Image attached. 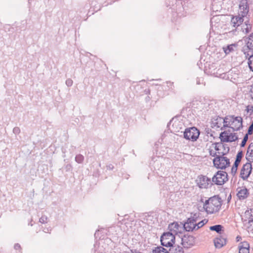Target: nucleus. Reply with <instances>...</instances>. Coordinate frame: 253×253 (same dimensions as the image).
Listing matches in <instances>:
<instances>
[{
  "label": "nucleus",
  "mask_w": 253,
  "mask_h": 253,
  "mask_svg": "<svg viewBox=\"0 0 253 253\" xmlns=\"http://www.w3.org/2000/svg\"><path fill=\"white\" fill-rule=\"evenodd\" d=\"M222 205V200L219 195H214L205 202L203 208L208 214L218 212Z\"/></svg>",
  "instance_id": "1"
},
{
  "label": "nucleus",
  "mask_w": 253,
  "mask_h": 253,
  "mask_svg": "<svg viewBox=\"0 0 253 253\" xmlns=\"http://www.w3.org/2000/svg\"><path fill=\"white\" fill-rule=\"evenodd\" d=\"M225 125L224 127H230L234 131L240 130L243 127V119L240 116L228 115L225 117Z\"/></svg>",
  "instance_id": "2"
},
{
  "label": "nucleus",
  "mask_w": 253,
  "mask_h": 253,
  "mask_svg": "<svg viewBox=\"0 0 253 253\" xmlns=\"http://www.w3.org/2000/svg\"><path fill=\"white\" fill-rule=\"evenodd\" d=\"M199 219V213H191L186 222L183 224V227L186 231H192L196 229V222Z\"/></svg>",
  "instance_id": "3"
},
{
  "label": "nucleus",
  "mask_w": 253,
  "mask_h": 253,
  "mask_svg": "<svg viewBox=\"0 0 253 253\" xmlns=\"http://www.w3.org/2000/svg\"><path fill=\"white\" fill-rule=\"evenodd\" d=\"M228 180V175L224 171H218L212 178V183L217 185H222Z\"/></svg>",
  "instance_id": "4"
},
{
  "label": "nucleus",
  "mask_w": 253,
  "mask_h": 253,
  "mask_svg": "<svg viewBox=\"0 0 253 253\" xmlns=\"http://www.w3.org/2000/svg\"><path fill=\"white\" fill-rule=\"evenodd\" d=\"M161 245L166 247H171L175 243V236L170 232L164 233L161 237Z\"/></svg>",
  "instance_id": "5"
},
{
  "label": "nucleus",
  "mask_w": 253,
  "mask_h": 253,
  "mask_svg": "<svg viewBox=\"0 0 253 253\" xmlns=\"http://www.w3.org/2000/svg\"><path fill=\"white\" fill-rule=\"evenodd\" d=\"M214 166L217 169H225L230 165L228 158L223 156H216L213 160Z\"/></svg>",
  "instance_id": "6"
},
{
  "label": "nucleus",
  "mask_w": 253,
  "mask_h": 253,
  "mask_svg": "<svg viewBox=\"0 0 253 253\" xmlns=\"http://www.w3.org/2000/svg\"><path fill=\"white\" fill-rule=\"evenodd\" d=\"M199 134V130L195 127L186 128L183 133L184 138L192 141H196Z\"/></svg>",
  "instance_id": "7"
},
{
  "label": "nucleus",
  "mask_w": 253,
  "mask_h": 253,
  "mask_svg": "<svg viewBox=\"0 0 253 253\" xmlns=\"http://www.w3.org/2000/svg\"><path fill=\"white\" fill-rule=\"evenodd\" d=\"M252 162H248L244 164L241 169L240 177L244 180H247L250 175L252 170Z\"/></svg>",
  "instance_id": "8"
},
{
  "label": "nucleus",
  "mask_w": 253,
  "mask_h": 253,
  "mask_svg": "<svg viewBox=\"0 0 253 253\" xmlns=\"http://www.w3.org/2000/svg\"><path fill=\"white\" fill-rule=\"evenodd\" d=\"M211 182L210 178L203 175H199L196 179V183L200 188H208L210 184H213Z\"/></svg>",
  "instance_id": "9"
},
{
  "label": "nucleus",
  "mask_w": 253,
  "mask_h": 253,
  "mask_svg": "<svg viewBox=\"0 0 253 253\" xmlns=\"http://www.w3.org/2000/svg\"><path fill=\"white\" fill-rule=\"evenodd\" d=\"M219 138L221 141L225 142H233L238 138L236 133H228L226 131L221 132Z\"/></svg>",
  "instance_id": "10"
},
{
  "label": "nucleus",
  "mask_w": 253,
  "mask_h": 253,
  "mask_svg": "<svg viewBox=\"0 0 253 253\" xmlns=\"http://www.w3.org/2000/svg\"><path fill=\"white\" fill-rule=\"evenodd\" d=\"M195 243V238L193 236L185 235L181 238V244L184 248H189Z\"/></svg>",
  "instance_id": "11"
},
{
  "label": "nucleus",
  "mask_w": 253,
  "mask_h": 253,
  "mask_svg": "<svg viewBox=\"0 0 253 253\" xmlns=\"http://www.w3.org/2000/svg\"><path fill=\"white\" fill-rule=\"evenodd\" d=\"M225 117L223 118L222 117H218L216 119L212 121L211 126L213 128H220L221 130H223L225 127H223V125H225Z\"/></svg>",
  "instance_id": "12"
},
{
  "label": "nucleus",
  "mask_w": 253,
  "mask_h": 253,
  "mask_svg": "<svg viewBox=\"0 0 253 253\" xmlns=\"http://www.w3.org/2000/svg\"><path fill=\"white\" fill-rule=\"evenodd\" d=\"M249 5L247 0H241L239 4V10L242 17L246 16L249 12Z\"/></svg>",
  "instance_id": "13"
},
{
  "label": "nucleus",
  "mask_w": 253,
  "mask_h": 253,
  "mask_svg": "<svg viewBox=\"0 0 253 253\" xmlns=\"http://www.w3.org/2000/svg\"><path fill=\"white\" fill-rule=\"evenodd\" d=\"M237 196L239 200H243L246 199L249 196V190L246 187H238L237 189Z\"/></svg>",
  "instance_id": "14"
},
{
  "label": "nucleus",
  "mask_w": 253,
  "mask_h": 253,
  "mask_svg": "<svg viewBox=\"0 0 253 253\" xmlns=\"http://www.w3.org/2000/svg\"><path fill=\"white\" fill-rule=\"evenodd\" d=\"M214 244L215 248L220 249L226 244V239L220 235L214 240Z\"/></svg>",
  "instance_id": "15"
},
{
  "label": "nucleus",
  "mask_w": 253,
  "mask_h": 253,
  "mask_svg": "<svg viewBox=\"0 0 253 253\" xmlns=\"http://www.w3.org/2000/svg\"><path fill=\"white\" fill-rule=\"evenodd\" d=\"M239 253H250V245L247 242L240 243L238 246Z\"/></svg>",
  "instance_id": "16"
},
{
  "label": "nucleus",
  "mask_w": 253,
  "mask_h": 253,
  "mask_svg": "<svg viewBox=\"0 0 253 253\" xmlns=\"http://www.w3.org/2000/svg\"><path fill=\"white\" fill-rule=\"evenodd\" d=\"M238 72L233 69L230 70L227 72V78L233 83L235 82L238 78Z\"/></svg>",
  "instance_id": "17"
},
{
  "label": "nucleus",
  "mask_w": 253,
  "mask_h": 253,
  "mask_svg": "<svg viewBox=\"0 0 253 253\" xmlns=\"http://www.w3.org/2000/svg\"><path fill=\"white\" fill-rule=\"evenodd\" d=\"M243 21L244 20L242 16H233L231 20V24L233 27L236 28L240 26L243 23Z\"/></svg>",
  "instance_id": "18"
},
{
  "label": "nucleus",
  "mask_w": 253,
  "mask_h": 253,
  "mask_svg": "<svg viewBox=\"0 0 253 253\" xmlns=\"http://www.w3.org/2000/svg\"><path fill=\"white\" fill-rule=\"evenodd\" d=\"M246 159L248 162H253V142L248 146Z\"/></svg>",
  "instance_id": "19"
},
{
  "label": "nucleus",
  "mask_w": 253,
  "mask_h": 253,
  "mask_svg": "<svg viewBox=\"0 0 253 253\" xmlns=\"http://www.w3.org/2000/svg\"><path fill=\"white\" fill-rule=\"evenodd\" d=\"M244 220L252 225L253 223V209L246 211L244 214Z\"/></svg>",
  "instance_id": "20"
},
{
  "label": "nucleus",
  "mask_w": 253,
  "mask_h": 253,
  "mask_svg": "<svg viewBox=\"0 0 253 253\" xmlns=\"http://www.w3.org/2000/svg\"><path fill=\"white\" fill-rule=\"evenodd\" d=\"M212 74L216 77L224 79L226 78L227 73H225L222 68H219L217 69H214L212 71Z\"/></svg>",
  "instance_id": "21"
},
{
  "label": "nucleus",
  "mask_w": 253,
  "mask_h": 253,
  "mask_svg": "<svg viewBox=\"0 0 253 253\" xmlns=\"http://www.w3.org/2000/svg\"><path fill=\"white\" fill-rule=\"evenodd\" d=\"M179 225L176 222H174L169 224L168 228L170 232L173 233V235L177 234L179 231Z\"/></svg>",
  "instance_id": "22"
},
{
  "label": "nucleus",
  "mask_w": 253,
  "mask_h": 253,
  "mask_svg": "<svg viewBox=\"0 0 253 253\" xmlns=\"http://www.w3.org/2000/svg\"><path fill=\"white\" fill-rule=\"evenodd\" d=\"M245 41L246 42L247 48L250 50L253 51V33L251 34Z\"/></svg>",
  "instance_id": "23"
},
{
  "label": "nucleus",
  "mask_w": 253,
  "mask_h": 253,
  "mask_svg": "<svg viewBox=\"0 0 253 253\" xmlns=\"http://www.w3.org/2000/svg\"><path fill=\"white\" fill-rule=\"evenodd\" d=\"M169 253H183V248L179 246H172L169 250Z\"/></svg>",
  "instance_id": "24"
},
{
  "label": "nucleus",
  "mask_w": 253,
  "mask_h": 253,
  "mask_svg": "<svg viewBox=\"0 0 253 253\" xmlns=\"http://www.w3.org/2000/svg\"><path fill=\"white\" fill-rule=\"evenodd\" d=\"M236 47L235 44H232L227 46L226 47H223V50L226 54H229L231 52L234 51V48Z\"/></svg>",
  "instance_id": "25"
},
{
  "label": "nucleus",
  "mask_w": 253,
  "mask_h": 253,
  "mask_svg": "<svg viewBox=\"0 0 253 253\" xmlns=\"http://www.w3.org/2000/svg\"><path fill=\"white\" fill-rule=\"evenodd\" d=\"M223 226L221 225H215L211 226L210 227V229L211 231H215L217 233L221 234L222 231Z\"/></svg>",
  "instance_id": "26"
},
{
  "label": "nucleus",
  "mask_w": 253,
  "mask_h": 253,
  "mask_svg": "<svg viewBox=\"0 0 253 253\" xmlns=\"http://www.w3.org/2000/svg\"><path fill=\"white\" fill-rule=\"evenodd\" d=\"M153 253H169V251L163 247L159 246L153 250Z\"/></svg>",
  "instance_id": "27"
},
{
  "label": "nucleus",
  "mask_w": 253,
  "mask_h": 253,
  "mask_svg": "<svg viewBox=\"0 0 253 253\" xmlns=\"http://www.w3.org/2000/svg\"><path fill=\"white\" fill-rule=\"evenodd\" d=\"M248 65L250 69L253 72V54L249 57Z\"/></svg>",
  "instance_id": "28"
},
{
  "label": "nucleus",
  "mask_w": 253,
  "mask_h": 253,
  "mask_svg": "<svg viewBox=\"0 0 253 253\" xmlns=\"http://www.w3.org/2000/svg\"><path fill=\"white\" fill-rule=\"evenodd\" d=\"M84 160V157L81 154L77 155L75 157V161L79 164H81Z\"/></svg>",
  "instance_id": "29"
},
{
  "label": "nucleus",
  "mask_w": 253,
  "mask_h": 253,
  "mask_svg": "<svg viewBox=\"0 0 253 253\" xmlns=\"http://www.w3.org/2000/svg\"><path fill=\"white\" fill-rule=\"evenodd\" d=\"M207 220L206 219H204L201 221H199L198 222H196V229H198L200 228L203 227L207 222Z\"/></svg>",
  "instance_id": "30"
},
{
  "label": "nucleus",
  "mask_w": 253,
  "mask_h": 253,
  "mask_svg": "<svg viewBox=\"0 0 253 253\" xmlns=\"http://www.w3.org/2000/svg\"><path fill=\"white\" fill-rule=\"evenodd\" d=\"M39 222L42 224L46 223L48 222V217L46 215H43L40 218Z\"/></svg>",
  "instance_id": "31"
},
{
  "label": "nucleus",
  "mask_w": 253,
  "mask_h": 253,
  "mask_svg": "<svg viewBox=\"0 0 253 253\" xmlns=\"http://www.w3.org/2000/svg\"><path fill=\"white\" fill-rule=\"evenodd\" d=\"M248 134H246V135L244 136L242 141L241 144V147H243L245 146L248 140Z\"/></svg>",
  "instance_id": "32"
},
{
  "label": "nucleus",
  "mask_w": 253,
  "mask_h": 253,
  "mask_svg": "<svg viewBox=\"0 0 253 253\" xmlns=\"http://www.w3.org/2000/svg\"><path fill=\"white\" fill-rule=\"evenodd\" d=\"M243 156V152L242 151H240L238 152L237 155L236 156V160L241 162L242 158Z\"/></svg>",
  "instance_id": "33"
},
{
  "label": "nucleus",
  "mask_w": 253,
  "mask_h": 253,
  "mask_svg": "<svg viewBox=\"0 0 253 253\" xmlns=\"http://www.w3.org/2000/svg\"><path fill=\"white\" fill-rule=\"evenodd\" d=\"M246 27L244 28L245 33L247 34L249 33L252 29V25L250 24H247V22H245Z\"/></svg>",
  "instance_id": "34"
},
{
  "label": "nucleus",
  "mask_w": 253,
  "mask_h": 253,
  "mask_svg": "<svg viewBox=\"0 0 253 253\" xmlns=\"http://www.w3.org/2000/svg\"><path fill=\"white\" fill-rule=\"evenodd\" d=\"M248 49L245 47H243V50H242V51L244 52V54L245 55V57H246V58L247 59L248 58L249 59V57H250V56H251V55H250L248 51H247V50H248Z\"/></svg>",
  "instance_id": "35"
},
{
  "label": "nucleus",
  "mask_w": 253,
  "mask_h": 253,
  "mask_svg": "<svg viewBox=\"0 0 253 253\" xmlns=\"http://www.w3.org/2000/svg\"><path fill=\"white\" fill-rule=\"evenodd\" d=\"M253 133V122L251 124V125L250 126L248 130V132L247 134H248V135H252Z\"/></svg>",
  "instance_id": "36"
},
{
  "label": "nucleus",
  "mask_w": 253,
  "mask_h": 253,
  "mask_svg": "<svg viewBox=\"0 0 253 253\" xmlns=\"http://www.w3.org/2000/svg\"><path fill=\"white\" fill-rule=\"evenodd\" d=\"M65 83L68 86H71L73 85V81L71 79H68L66 80Z\"/></svg>",
  "instance_id": "37"
},
{
  "label": "nucleus",
  "mask_w": 253,
  "mask_h": 253,
  "mask_svg": "<svg viewBox=\"0 0 253 253\" xmlns=\"http://www.w3.org/2000/svg\"><path fill=\"white\" fill-rule=\"evenodd\" d=\"M13 132L15 134H18L20 132V129L19 127H15L13 129Z\"/></svg>",
  "instance_id": "38"
},
{
  "label": "nucleus",
  "mask_w": 253,
  "mask_h": 253,
  "mask_svg": "<svg viewBox=\"0 0 253 253\" xmlns=\"http://www.w3.org/2000/svg\"><path fill=\"white\" fill-rule=\"evenodd\" d=\"M237 169L238 168L237 167H234V166H233L232 169H231V173L233 175H234L236 172H237Z\"/></svg>",
  "instance_id": "39"
},
{
  "label": "nucleus",
  "mask_w": 253,
  "mask_h": 253,
  "mask_svg": "<svg viewBox=\"0 0 253 253\" xmlns=\"http://www.w3.org/2000/svg\"><path fill=\"white\" fill-rule=\"evenodd\" d=\"M196 83L197 84H203V80L200 78H197L196 79Z\"/></svg>",
  "instance_id": "40"
},
{
  "label": "nucleus",
  "mask_w": 253,
  "mask_h": 253,
  "mask_svg": "<svg viewBox=\"0 0 253 253\" xmlns=\"http://www.w3.org/2000/svg\"><path fill=\"white\" fill-rule=\"evenodd\" d=\"M14 248L16 250H19L20 251L21 250V246L18 243H16L14 245Z\"/></svg>",
  "instance_id": "41"
},
{
  "label": "nucleus",
  "mask_w": 253,
  "mask_h": 253,
  "mask_svg": "<svg viewBox=\"0 0 253 253\" xmlns=\"http://www.w3.org/2000/svg\"><path fill=\"white\" fill-rule=\"evenodd\" d=\"M250 93L251 97L253 100V84L251 86Z\"/></svg>",
  "instance_id": "42"
},
{
  "label": "nucleus",
  "mask_w": 253,
  "mask_h": 253,
  "mask_svg": "<svg viewBox=\"0 0 253 253\" xmlns=\"http://www.w3.org/2000/svg\"><path fill=\"white\" fill-rule=\"evenodd\" d=\"M51 231V228L50 227L44 228L43 229V231L45 233H50Z\"/></svg>",
  "instance_id": "43"
},
{
  "label": "nucleus",
  "mask_w": 253,
  "mask_h": 253,
  "mask_svg": "<svg viewBox=\"0 0 253 253\" xmlns=\"http://www.w3.org/2000/svg\"><path fill=\"white\" fill-rule=\"evenodd\" d=\"M249 106L247 107V110L248 112H250L251 114L252 112H253V107L251 106L250 108H249Z\"/></svg>",
  "instance_id": "44"
},
{
  "label": "nucleus",
  "mask_w": 253,
  "mask_h": 253,
  "mask_svg": "<svg viewBox=\"0 0 253 253\" xmlns=\"http://www.w3.org/2000/svg\"><path fill=\"white\" fill-rule=\"evenodd\" d=\"M210 154L211 156H212V157H216L217 155H216V152L213 151L212 150H210Z\"/></svg>",
  "instance_id": "45"
},
{
  "label": "nucleus",
  "mask_w": 253,
  "mask_h": 253,
  "mask_svg": "<svg viewBox=\"0 0 253 253\" xmlns=\"http://www.w3.org/2000/svg\"><path fill=\"white\" fill-rule=\"evenodd\" d=\"M240 163V161H237V160H235V162L234 163L233 166H234V167H237L238 168Z\"/></svg>",
  "instance_id": "46"
},
{
  "label": "nucleus",
  "mask_w": 253,
  "mask_h": 253,
  "mask_svg": "<svg viewBox=\"0 0 253 253\" xmlns=\"http://www.w3.org/2000/svg\"><path fill=\"white\" fill-rule=\"evenodd\" d=\"M180 124V122H178V121H175L173 125H172V127L173 128H174L175 127H176V126H178Z\"/></svg>",
  "instance_id": "47"
},
{
  "label": "nucleus",
  "mask_w": 253,
  "mask_h": 253,
  "mask_svg": "<svg viewBox=\"0 0 253 253\" xmlns=\"http://www.w3.org/2000/svg\"><path fill=\"white\" fill-rule=\"evenodd\" d=\"M114 167L112 165H110L108 166H107V169H112Z\"/></svg>",
  "instance_id": "48"
},
{
  "label": "nucleus",
  "mask_w": 253,
  "mask_h": 253,
  "mask_svg": "<svg viewBox=\"0 0 253 253\" xmlns=\"http://www.w3.org/2000/svg\"><path fill=\"white\" fill-rule=\"evenodd\" d=\"M241 239V237L240 236H237V237H236L237 242L240 241Z\"/></svg>",
  "instance_id": "49"
},
{
  "label": "nucleus",
  "mask_w": 253,
  "mask_h": 253,
  "mask_svg": "<svg viewBox=\"0 0 253 253\" xmlns=\"http://www.w3.org/2000/svg\"><path fill=\"white\" fill-rule=\"evenodd\" d=\"M214 148H215V150L217 151L219 150L218 147L217 146V144L215 145Z\"/></svg>",
  "instance_id": "50"
},
{
  "label": "nucleus",
  "mask_w": 253,
  "mask_h": 253,
  "mask_svg": "<svg viewBox=\"0 0 253 253\" xmlns=\"http://www.w3.org/2000/svg\"><path fill=\"white\" fill-rule=\"evenodd\" d=\"M231 198V195H230L229 196L228 198V201H229Z\"/></svg>",
  "instance_id": "51"
}]
</instances>
